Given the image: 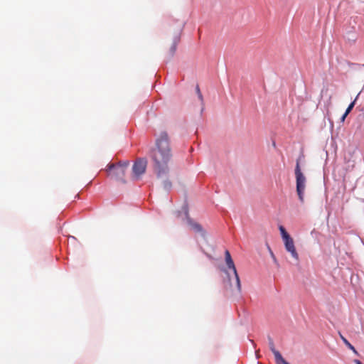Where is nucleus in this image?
Returning a JSON list of instances; mask_svg holds the SVG:
<instances>
[{
	"instance_id": "1",
	"label": "nucleus",
	"mask_w": 364,
	"mask_h": 364,
	"mask_svg": "<svg viewBox=\"0 0 364 364\" xmlns=\"http://www.w3.org/2000/svg\"><path fill=\"white\" fill-rule=\"evenodd\" d=\"M151 159L154 171L158 178L166 176L169 172L168 164L172 159L169 138L167 132H161L156 139V148L151 151Z\"/></svg>"
},
{
	"instance_id": "2",
	"label": "nucleus",
	"mask_w": 364,
	"mask_h": 364,
	"mask_svg": "<svg viewBox=\"0 0 364 364\" xmlns=\"http://www.w3.org/2000/svg\"><path fill=\"white\" fill-rule=\"evenodd\" d=\"M129 166L128 161L119 162L117 164H109L107 167V172L109 176L112 178L120 181L123 183L125 182L124 177L126 170Z\"/></svg>"
},
{
	"instance_id": "3",
	"label": "nucleus",
	"mask_w": 364,
	"mask_h": 364,
	"mask_svg": "<svg viewBox=\"0 0 364 364\" xmlns=\"http://www.w3.org/2000/svg\"><path fill=\"white\" fill-rule=\"evenodd\" d=\"M294 172L296 183V193L300 202L303 203L304 202V192L306 189V178L304 173L301 172L299 159L296 160Z\"/></svg>"
},
{
	"instance_id": "4",
	"label": "nucleus",
	"mask_w": 364,
	"mask_h": 364,
	"mask_svg": "<svg viewBox=\"0 0 364 364\" xmlns=\"http://www.w3.org/2000/svg\"><path fill=\"white\" fill-rule=\"evenodd\" d=\"M147 160L144 158H139L136 160L132 166V177L134 179H139V177L146 171Z\"/></svg>"
},
{
	"instance_id": "5",
	"label": "nucleus",
	"mask_w": 364,
	"mask_h": 364,
	"mask_svg": "<svg viewBox=\"0 0 364 364\" xmlns=\"http://www.w3.org/2000/svg\"><path fill=\"white\" fill-rule=\"evenodd\" d=\"M225 262H226L227 267L229 269H232L233 272V274H234V276L235 278L237 289L239 291H241V283H240V277L237 274L234 262L231 257L230 253L228 250H225Z\"/></svg>"
},
{
	"instance_id": "6",
	"label": "nucleus",
	"mask_w": 364,
	"mask_h": 364,
	"mask_svg": "<svg viewBox=\"0 0 364 364\" xmlns=\"http://www.w3.org/2000/svg\"><path fill=\"white\" fill-rule=\"evenodd\" d=\"M184 213L187 223L189 225L191 230L196 233L200 234L202 236H204L205 231L202 225L190 218L187 208H184Z\"/></svg>"
},
{
	"instance_id": "7",
	"label": "nucleus",
	"mask_w": 364,
	"mask_h": 364,
	"mask_svg": "<svg viewBox=\"0 0 364 364\" xmlns=\"http://www.w3.org/2000/svg\"><path fill=\"white\" fill-rule=\"evenodd\" d=\"M284 242L285 249L289 252L291 257L296 260H299V255L296 252L294 240L290 237L283 240Z\"/></svg>"
},
{
	"instance_id": "8",
	"label": "nucleus",
	"mask_w": 364,
	"mask_h": 364,
	"mask_svg": "<svg viewBox=\"0 0 364 364\" xmlns=\"http://www.w3.org/2000/svg\"><path fill=\"white\" fill-rule=\"evenodd\" d=\"M270 350L273 353L275 358V361L277 364H289L288 362H287L281 355V353L277 350L274 348V345L273 342L270 343Z\"/></svg>"
},
{
	"instance_id": "9",
	"label": "nucleus",
	"mask_w": 364,
	"mask_h": 364,
	"mask_svg": "<svg viewBox=\"0 0 364 364\" xmlns=\"http://www.w3.org/2000/svg\"><path fill=\"white\" fill-rule=\"evenodd\" d=\"M180 41V36H176L170 46L169 49L166 52V58L169 60L171 59L175 54L176 51L177 44Z\"/></svg>"
},
{
	"instance_id": "10",
	"label": "nucleus",
	"mask_w": 364,
	"mask_h": 364,
	"mask_svg": "<svg viewBox=\"0 0 364 364\" xmlns=\"http://www.w3.org/2000/svg\"><path fill=\"white\" fill-rule=\"evenodd\" d=\"M340 335V337L342 339V341H343V343L346 345V346L350 348V350H352L353 351L354 353L357 354L358 352L357 350H355V348H354L353 346H352L349 341L341 334V333H339Z\"/></svg>"
},
{
	"instance_id": "11",
	"label": "nucleus",
	"mask_w": 364,
	"mask_h": 364,
	"mask_svg": "<svg viewBox=\"0 0 364 364\" xmlns=\"http://www.w3.org/2000/svg\"><path fill=\"white\" fill-rule=\"evenodd\" d=\"M279 229L283 240L291 237L282 225H280Z\"/></svg>"
},
{
	"instance_id": "12",
	"label": "nucleus",
	"mask_w": 364,
	"mask_h": 364,
	"mask_svg": "<svg viewBox=\"0 0 364 364\" xmlns=\"http://www.w3.org/2000/svg\"><path fill=\"white\" fill-rule=\"evenodd\" d=\"M355 100H354L353 102H352L348 107V108L346 109V115H348L350 112L351 110L353 109V107L355 106Z\"/></svg>"
},
{
	"instance_id": "13",
	"label": "nucleus",
	"mask_w": 364,
	"mask_h": 364,
	"mask_svg": "<svg viewBox=\"0 0 364 364\" xmlns=\"http://www.w3.org/2000/svg\"><path fill=\"white\" fill-rule=\"evenodd\" d=\"M196 92H197V94H198V98H199V100H200L201 102H203V95H202V94H201V92H200V88H199V87H198V86H197V87H196Z\"/></svg>"
},
{
	"instance_id": "14",
	"label": "nucleus",
	"mask_w": 364,
	"mask_h": 364,
	"mask_svg": "<svg viewBox=\"0 0 364 364\" xmlns=\"http://www.w3.org/2000/svg\"><path fill=\"white\" fill-rule=\"evenodd\" d=\"M171 183L170 181H164V187L165 189H169L171 188Z\"/></svg>"
},
{
	"instance_id": "15",
	"label": "nucleus",
	"mask_w": 364,
	"mask_h": 364,
	"mask_svg": "<svg viewBox=\"0 0 364 364\" xmlns=\"http://www.w3.org/2000/svg\"><path fill=\"white\" fill-rule=\"evenodd\" d=\"M348 115H346V112L343 114L342 117H341V121L342 122H344L346 117H347Z\"/></svg>"
},
{
	"instance_id": "16",
	"label": "nucleus",
	"mask_w": 364,
	"mask_h": 364,
	"mask_svg": "<svg viewBox=\"0 0 364 364\" xmlns=\"http://www.w3.org/2000/svg\"><path fill=\"white\" fill-rule=\"evenodd\" d=\"M354 363H355V364H363V363H362L359 360H354Z\"/></svg>"
},
{
	"instance_id": "17",
	"label": "nucleus",
	"mask_w": 364,
	"mask_h": 364,
	"mask_svg": "<svg viewBox=\"0 0 364 364\" xmlns=\"http://www.w3.org/2000/svg\"><path fill=\"white\" fill-rule=\"evenodd\" d=\"M269 249H270V248L269 247ZM269 252H270L272 257L275 259V257H274V255L272 251L271 250H269Z\"/></svg>"
},
{
	"instance_id": "18",
	"label": "nucleus",
	"mask_w": 364,
	"mask_h": 364,
	"mask_svg": "<svg viewBox=\"0 0 364 364\" xmlns=\"http://www.w3.org/2000/svg\"><path fill=\"white\" fill-rule=\"evenodd\" d=\"M179 216H180V212H178V213H176V217H177V218H179Z\"/></svg>"
},
{
	"instance_id": "19",
	"label": "nucleus",
	"mask_w": 364,
	"mask_h": 364,
	"mask_svg": "<svg viewBox=\"0 0 364 364\" xmlns=\"http://www.w3.org/2000/svg\"><path fill=\"white\" fill-rule=\"evenodd\" d=\"M301 158H302V156H300V157L298 159L300 161Z\"/></svg>"
}]
</instances>
